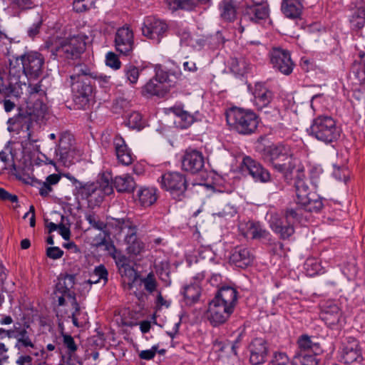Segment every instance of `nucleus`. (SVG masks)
I'll list each match as a JSON object with an SVG mask.
<instances>
[{
    "label": "nucleus",
    "mask_w": 365,
    "mask_h": 365,
    "mask_svg": "<svg viewBox=\"0 0 365 365\" xmlns=\"http://www.w3.org/2000/svg\"><path fill=\"white\" fill-rule=\"evenodd\" d=\"M264 157L269 162L273 168L283 173L284 180L289 183L294 180L297 203L308 212H319L323 207L320 197L309 190L305 182L304 168L294 158L289 146L273 145L264 150Z\"/></svg>",
    "instance_id": "obj_1"
},
{
    "label": "nucleus",
    "mask_w": 365,
    "mask_h": 365,
    "mask_svg": "<svg viewBox=\"0 0 365 365\" xmlns=\"http://www.w3.org/2000/svg\"><path fill=\"white\" fill-rule=\"evenodd\" d=\"M9 86L15 90L26 88L28 79H36L43 73L45 59L36 51H29L20 56H12L9 58Z\"/></svg>",
    "instance_id": "obj_2"
},
{
    "label": "nucleus",
    "mask_w": 365,
    "mask_h": 365,
    "mask_svg": "<svg viewBox=\"0 0 365 365\" xmlns=\"http://www.w3.org/2000/svg\"><path fill=\"white\" fill-rule=\"evenodd\" d=\"M84 43L76 36L68 38H55L46 42V48L54 58H74L84 49Z\"/></svg>",
    "instance_id": "obj_3"
},
{
    "label": "nucleus",
    "mask_w": 365,
    "mask_h": 365,
    "mask_svg": "<svg viewBox=\"0 0 365 365\" xmlns=\"http://www.w3.org/2000/svg\"><path fill=\"white\" fill-rule=\"evenodd\" d=\"M227 123L241 134H250L255 131L258 120L255 113L233 108L226 113Z\"/></svg>",
    "instance_id": "obj_4"
},
{
    "label": "nucleus",
    "mask_w": 365,
    "mask_h": 365,
    "mask_svg": "<svg viewBox=\"0 0 365 365\" xmlns=\"http://www.w3.org/2000/svg\"><path fill=\"white\" fill-rule=\"evenodd\" d=\"M310 129L312 135L326 143L337 140L341 132L334 118L327 115L316 118Z\"/></svg>",
    "instance_id": "obj_5"
},
{
    "label": "nucleus",
    "mask_w": 365,
    "mask_h": 365,
    "mask_svg": "<svg viewBox=\"0 0 365 365\" xmlns=\"http://www.w3.org/2000/svg\"><path fill=\"white\" fill-rule=\"evenodd\" d=\"M161 187L169 192L174 199L181 200L187 190V180L185 175L178 172H168L158 180Z\"/></svg>",
    "instance_id": "obj_6"
},
{
    "label": "nucleus",
    "mask_w": 365,
    "mask_h": 365,
    "mask_svg": "<svg viewBox=\"0 0 365 365\" xmlns=\"http://www.w3.org/2000/svg\"><path fill=\"white\" fill-rule=\"evenodd\" d=\"M58 160L65 167H69L79 160L80 151L73 145L69 135H62L56 150Z\"/></svg>",
    "instance_id": "obj_7"
},
{
    "label": "nucleus",
    "mask_w": 365,
    "mask_h": 365,
    "mask_svg": "<svg viewBox=\"0 0 365 365\" xmlns=\"http://www.w3.org/2000/svg\"><path fill=\"white\" fill-rule=\"evenodd\" d=\"M172 86L173 84L168 73L163 71H158L155 76L143 87V93L163 96L170 91Z\"/></svg>",
    "instance_id": "obj_8"
},
{
    "label": "nucleus",
    "mask_w": 365,
    "mask_h": 365,
    "mask_svg": "<svg viewBox=\"0 0 365 365\" xmlns=\"http://www.w3.org/2000/svg\"><path fill=\"white\" fill-rule=\"evenodd\" d=\"M269 56L272 67L276 71L284 75H289L292 72L294 63L288 51L280 48H274L270 51Z\"/></svg>",
    "instance_id": "obj_9"
},
{
    "label": "nucleus",
    "mask_w": 365,
    "mask_h": 365,
    "mask_svg": "<svg viewBox=\"0 0 365 365\" xmlns=\"http://www.w3.org/2000/svg\"><path fill=\"white\" fill-rule=\"evenodd\" d=\"M141 29L144 36L159 43L168 31V26L161 20L149 17L145 20Z\"/></svg>",
    "instance_id": "obj_10"
},
{
    "label": "nucleus",
    "mask_w": 365,
    "mask_h": 365,
    "mask_svg": "<svg viewBox=\"0 0 365 365\" xmlns=\"http://www.w3.org/2000/svg\"><path fill=\"white\" fill-rule=\"evenodd\" d=\"M242 170L248 173L255 181L267 182L270 180V174L261 164L249 156L243 158L241 164Z\"/></svg>",
    "instance_id": "obj_11"
},
{
    "label": "nucleus",
    "mask_w": 365,
    "mask_h": 365,
    "mask_svg": "<svg viewBox=\"0 0 365 365\" xmlns=\"http://www.w3.org/2000/svg\"><path fill=\"white\" fill-rule=\"evenodd\" d=\"M233 309L212 299L209 304L207 318L213 326L225 323L232 313Z\"/></svg>",
    "instance_id": "obj_12"
},
{
    "label": "nucleus",
    "mask_w": 365,
    "mask_h": 365,
    "mask_svg": "<svg viewBox=\"0 0 365 365\" xmlns=\"http://www.w3.org/2000/svg\"><path fill=\"white\" fill-rule=\"evenodd\" d=\"M73 91L76 93V102L81 103L83 106H85L88 103V98L92 93V86L89 78L85 76L76 77L75 79H71Z\"/></svg>",
    "instance_id": "obj_13"
},
{
    "label": "nucleus",
    "mask_w": 365,
    "mask_h": 365,
    "mask_svg": "<svg viewBox=\"0 0 365 365\" xmlns=\"http://www.w3.org/2000/svg\"><path fill=\"white\" fill-rule=\"evenodd\" d=\"M133 34L128 27L117 30L115 36V46L120 53L128 55L133 48Z\"/></svg>",
    "instance_id": "obj_14"
},
{
    "label": "nucleus",
    "mask_w": 365,
    "mask_h": 365,
    "mask_svg": "<svg viewBox=\"0 0 365 365\" xmlns=\"http://www.w3.org/2000/svg\"><path fill=\"white\" fill-rule=\"evenodd\" d=\"M341 361L345 364H351L363 359L358 341L351 337L346 339L341 352Z\"/></svg>",
    "instance_id": "obj_15"
},
{
    "label": "nucleus",
    "mask_w": 365,
    "mask_h": 365,
    "mask_svg": "<svg viewBox=\"0 0 365 365\" xmlns=\"http://www.w3.org/2000/svg\"><path fill=\"white\" fill-rule=\"evenodd\" d=\"M185 170L192 173L200 171L204 167V158L201 152L196 150H186L182 162Z\"/></svg>",
    "instance_id": "obj_16"
},
{
    "label": "nucleus",
    "mask_w": 365,
    "mask_h": 365,
    "mask_svg": "<svg viewBox=\"0 0 365 365\" xmlns=\"http://www.w3.org/2000/svg\"><path fill=\"white\" fill-rule=\"evenodd\" d=\"M75 284V275L66 274L63 277L58 279L56 285L54 294H64L68 299H71V305L76 309V312L80 309V306L76 302L74 294L71 292V289Z\"/></svg>",
    "instance_id": "obj_17"
},
{
    "label": "nucleus",
    "mask_w": 365,
    "mask_h": 365,
    "mask_svg": "<svg viewBox=\"0 0 365 365\" xmlns=\"http://www.w3.org/2000/svg\"><path fill=\"white\" fill-rule=\"evenodd\" d=\"M320 317L329 327L333 328L340 323L341 313L336 304L327 302L322 305Z\"/></svg>",
    "instance_id": "obj_18"
},
{
    "label": "nucleus",
    "mask_w": 365,
    "mask_h": 365,
    "mask_svg": "<svg viewBox=\"0 0 365 365\" xmlns=\"http://www.w3.org/2000/svg\"><path fill=\"white\" fill-rule=\"evenodd\" d=\"M250 361L253 365H259L265 361L268 349L267 343L262 339H255L250 344Z\"/></svg>",
    "instance_id": "obj_19"
},
{
    "label": "nucleus",
    "mask_w": 365,
    "mask_h": 365,
    "mask_svg": "<svg viewBox=\"0 0 365 365\" xmlns=\"http://www.w3.org/2000/svg\"><path fill=\"white\" fill-rule=\"evenodd\" d=\"M88 77L94 82H97L99 86L106 87L110 83V76L98 74L97 73L91 72V70L85 65H77L73 68V73L70 76L71 79H75L76 77L81 76Z\"/></svg>",
    "instance_id": "obj_20"
},
{
    "label": "nucleus",
    "mask_w": 365,
    "mask_h": 365,
    "mask_svg": "<svg viewBox=\"0 0 365 365\" xmlns=\"http://www.w3.org/2000/svg\"><path fill=\"white\" fill-rule=\"evenodd\" d=\"M253 259L254 255L251 251L242 247H236L230 257V262L240 268H245L250 265Z\"/></svg>",
    "instance_id": "obj_21"
},
{
    "label": "nucleus",
    "mask_w": 365,
    "mask_h": 365,
    "mask_svg": "<svg viewBox=\"0 0 365 365\" xmlns=\"http://www.w3.org/2000/svg\"><path fill=\"white\" fill-rule=\"evenodd\" d=\"M270 227L283 240L288 239L294 232V225L287 223V222H284L282 219L277 216L272 217Z\"/></svg>",
    "instance_id": "obj_22"
},
{
    "label": "nucleus",
    "mask_w": 365,
    "mask_h": 365,
    "mask_svg": "<svg viewBox=\"0 0 365 365\" xmlns=\"http://www.w3.org/2000/svg\"><path fill=\"white\" fill-rule=\"evenodd\" d=\"M10 131H19L20 130H29L32 125V119L30 114L19 113L8 120Z\"/></svg>",
    "instance_id": "obj_23"
},
{
    "label": "nucleus",
    "mask_w": 365,
    "mask_h": 365,
    "mask_svg": "<svg viewBox=\"0 0 365 365\" xmlns=\"http://www.w3.org/2000/svg\"><path fill=\"white\" fill-rule=\"evenodd\" d=\"M255 103L258 109L267 107L271 102L272 93L260 83L255 85L254 91Z\"/></svg>",
    "instance_id": "obj_24"
},
{
    "label": "nucleus",
    "mask_w": 365,
    "mask_h": 365,
    "mask_svg": "<svg viewBox=\"0 0 365 365\" xmlns=\"http://www.w3.org/2000/svg\"><path fill=\"white\" fill-rule=\"evenodd\" d=\"M240 228L242 235L247 238L258 239L267 236V231L263 230L259 223L249 221L241 224Z\"/></svg>",
    "instance_id": "obj_25"
},
{
    "label": "nucleus",
    "mask_w": 365,
    "mask_h": 365,
    "mask_svg": "<svg viewBox=\"0 0 365 365\" xmlns=\"http://www.w3.org/2000/svg\"><path fill=\"white\" fill-rule=\"evenodd\" d=\"M114 146L118 160L125 165L131 164L133 158L130 151L128 149L124 140L121 137L116 136L115 138Z\"/></svg>",
    "instance_id": "obj_26"
},
{
    "label": "nucleus",
    "mask_w": 365,
    "mask_h": 365,
    "mask_svg": "<svg viewBox=\"0 0 365 365\" xmlns=\"http://www.w3.org/2000/svg\"><path fill=\"white\" fill-rule=\"evenodd\" d=\"M213 299L233 309L237 301V292L230 287H222Z\"/></svg>",
    "instance_id": "obj_27"
},
{
    "label": "nucleus",
    "mask_w": 365,
    "mask_h": 365,
    "mask_svg": "<svg viewBox=\"0 0 365 365\" xmlns=\"http://www.w3.org/2000/svg\"><path fill=\"white\" fill-rule=\"evenodd\" d=\"M268 16V9L262 4H255L248 6L244 19H249L253 22L257 23L260 20L267 19Z\"/></svg>",
    "instance_id": "obj_28"
},
{
    "label": "nucleus",
    "mask_w": 365,
    "mask_h": 365,
    "mask_svg": "<svg viewBox=\"0 0 365 365\" xmlns=\"http://www.w3.org/2000/svg\"><path fill=\"white\" fill-rule=\"evenodd\" d=\"M297 343L301 351H310L314 355L320 354L322 351L319 342L314 336L302 335L298 339Z\"/></svg>",
    "instance_id": "obj_29"
},
{
    "label": "nucleus",
    "mask_w": 365,
    "mask_h": 365,
    "mask_svg": "<svg viewBox=\"0 0 365 365\" xmlns=\"http://www.w3.org/2000/svg\"><path fill=\"white\" fill-rule=\"evenodd\" d=\"M302 4L299 0H283L282 11L286 17L297 19L301 16Z\"/></svg>",
    "instance_id": "obj_30"
},
{
    "label": "nucleus",
    "mask_w": 365,
    "mask_h": 365,
    "mask_svg": "<svg viewBox=\"0 0 365 365\" xmlns=\"http://www.w3.org/2000/svg\"><path fill=\"white\" fill-rule=\"evenodd\" d=\"M113 185L116 190L120 192H130L133 191L136 186L133 178L128 174L116 176L113 180Z\"/></svg>",
    "instance_id": "obj_31"
},
{
    "label": "nucleus",
    "mask_w": 365,
    "mask_h": 365,
    "mask_svg": "<svg viewBox=\"0 0 365 365\" xmlns=\"http://www.w3.org/2000/svg\"><path fill=\"white\" fill-rule=\"evenodd\" d=\"M184 301L188 306H192L200 299L201 295V289L196 284H190L184 287L182 291Z\"/></svg>",
    "instance_id": "obj_32"
},
{
    "label": "nucleus",
    "mask_w": 365,
    "mask_h": 365,
    "mask_svg": "<svg viewBox=\"0 0 365 365\" xmlns=\"http://www.w3.org/2000/svg\"><path fill=\"white\" fill-rule=\"evenodd\" d=\"M16 339V342L14 346L19 351L29 347L34 348V344L29 336L27 329L24 327H21Z\"/></svg>",
    "instance_id": "obj_33"
},
{
    "label": "nucleus",
    "mask_w": 365,
    "mask_h": 365,
    "mask_svg": "<svg viewBox=\"0 0 365 365\" xmlns=\"http://www.w3.org/2000/svg\"><path fill=\"white\" fill-rule=\"evenodd\" d=\"M98 185L96 182H88L83 184L78 182V186H76L78 195L81 196L82 199L88 200L92 196H95L98 198V189L97 188Z\"/></svg>",
    "instance_id": "obj_34"
},
{
    "label": "nucleus",
    "mask_w": 365,
    "mask_h": 365,
    "mask_svg": "<svg viewBox=\"0 0 365 365\" xmlns=\"http://www.w3.org/2000/svg\"><path fill=\"white\" fill-rule=\"evenodd\" d=\"M171 110L180 120V126L182 128L190 126L196 119L195 115L190 113L180 107L173 108Z\"/></svg>",
    "instance_id": "obj_35"
},
{
    "label": "nucleus",
    "mask_w": 365,
    "mask_h": 365,
    "mask_svg": "<svg viewBox=\"0 0 365 365\" xmlns=\"http://www.w3.org/2000/svg\"><path fill=\"white\" fill-rule=\"evenodd\" d=\"M221 16L227 21H232L236 17V7L233 0H223L220 4Z\"/></svg>",
    "instance_id": "obj_36"
},
{
    "label": "nucleus",
    "mask_w": 365,
    "mask_h": 365,
    "mask_svg": "<svg viewBox=\"0 0 365 365\" xmlns=\"http://www.w3.org/2000/svg\"><path fill=\"white\" fill-rule=\"evenodd\" d=\"M139 201L143 206H150L157 200L155 190L153 188H142L138 191Z\"/></svg>",
    "instance_id": "obj_37"
},
{
    "label": "nucleus",
    "mask_w": 365,
    "mask_h": 365,
    "mask_svg": "<svg viewBox=\"0 0 365 365\" xmlns=\"http://www.w3.org/2000/svg\"><path fill=\"white\" fill-rule=\"evenodd\" d=\"M170 9L175 11L178 9L190 10L193 9L200 0H166Z\"/></svg>",
    "instance_id": "obj_38"
},
{
    "label": "nucleus",
    "mask_w": 365,
    "mask_h": 365,
    "mask_svg": "<svg viewBox=\"0 0 365 365\" xmlns=\"http://www.w3.org/2000/svg\"><path fill=\"white\" fill-rule=\"evenodd\" d=\"M354 29H360L364 26L365 23V6L360 4L354 12L350 20Z\"/></svg>",
    "instance_id": "obj_39"
},
{
    "label": "nucleus",
    "mask_w": 365,
    "mask_h": 365,
    "mask_svg": "<svg viewBox=\"0 0 365 365\" xmlns=\"http://www.w3.org/2000/svg\"><path fill=\"white\" fill-rule=\"evenodd\" d=\"M123 73L126 81L129 84L135 85L137 83L140 76V70L137 66L130 63L127 64L124 66Z\"/></svg>",
    "instance_id": "obj_40"
},
{
    "label": "nucleus",
    "mask_w": 365,
    "mask_h": 365,
    "mask_svg": "<svg viewBox=\"0 0 365 365\" xmlns=\"http://www.w3.org/2000/svg\"><path fill=\"white\" fill-rule=\"evenodd\" d=\"M98 185V198L101 200L104 195H108L113 192V185L110 182V179L103 176L96 182Z\"/></svg>",
    "instance_id": "obj_41"
},
{
    "label": "nucleus",
    "mask_w": 365,
    "mask_h": 365,
    "mask_svg": "<svg viewBox=\"0 0 365 365\" xmlns=\"http://www.w3.org/2000/svg\"><path fill=\"white\" fill-rule=\"evenodd\" d=\"M118 272L123 278L128 280L129 286H131V284L134 283L139 277L138 272L130 264L120 268V269H118Z\"/></svg>",
    "instance_id": "obj_42"
},
{
    "label": "nucleus",
    "mask_w": 365,
    "mask_h": 365,
    "mask_svg": "<svg viewBox=\"0 0 365 365\" xmlns=\"http://www.w3.org/2000/svg\"><path fill=\"white\" fill-rule=\"evenodd\" d=\"M293 365H317L318 362L314 355L297 354L293 358Z\"/></svg>",
    "instance_id": "obj_43"
},
{
    "label": "nucleus",
    "mask_w": 365,
    "mask_h": 365,
    "mask_svg": "<svg viewBox=\"0 0 365 365\" xmlns=\"http://www.w3.org/2000/svg\"><path fill=\"white\" fill-rule=\"evenodd\" d=\"M125 124L130 128L140 130L143 127L141 115L138 112H132L126 118Z\"/></svg>",
    "instance_id": "obj_44"
},
{
    "label": "nucleus",
    "mask_w": 365,
    "mask_h": 365,
    "mask_svg": "<svg viewBox=\"0 0 365 365\" xmlns=\"http://www.w3.org/2000/svg\"><path fill=\"white\" fill-rule=\"evenodd\" d=\"M133 223L128 218L113 219V222H110L111 225L115 230V235L121 237L122 232L125 231L129 226H131Z\"/></svg>",
    "instance_id": "obj_45"
},
{
    "label": "nucleus",
    "mask_w": 365,
    "mask_h": 365,
    "mask_svg": "<svg viewBox=\"0 0 365 365\" xmlns=\"http://www.w3.org/2000/svg\"><path fill=\"white\" fill-rule=\"evenodd\" d=\"M352 69L356 78L359 81V91L365 94V71L364 68H359V65L354 64Z\"/></svg>",
    "instance_id": "obj_46"
},
{
    "label": "nucleus",
    "mask_w": 365,
    "mask_h": 365,
    "mask_svg": "<svg viewBox=\"0 0 365 365\" xmlns=\"http://www.w3.org/2000/svg\"><path fill=\"white\" fill-rule=\"evenodd\" d=\"M95 0H75L73 9L76 12H83L94 7Z\"/></svg>",
    "instance_id": "obj_47"
},
{
    "label": "nucleus",
    "mask_w": 365,
    "mask_h": 365,
    "mask_svg": "<svg viewBox=\"0 0 365 365\" xmlns=\"http://www.w3.org/2000/svg\"><path fill=\"white\" fill-rule=\"evenodd\" d=\"M93 277H97L96 280H92L91 279H89L88 280V283L92 284H96L98 283L101 279H103L104 283H106L108 280V272L104 266L101 265L94 269Z\"/></svg>",
    "instance_id": "obj_48"
},
{
    "label": "nucleus",
    "mask_w": 365,
    "mask_h": 365,
    "mask_svg": "<svg viewBox=\"0 0 365 365\" xmlns=\"http://www.w3.org/2000/svg\"><path fill=\"white\" fill-rule=\"evenodd\" d=\"M125 242L128 245L126 250L128 253L131 255H138L140 254L143 250V243L138 240L137 237H135V240H133V242Z\"/></svg>",
    "instance_id": "obj_49"
},
{
    "label": "nucleus",
    "mask_w": 365,
    "mask_h": 365,
    "mask_svg": "<svg viewBox=\"0 0 365 365\" xmlns=\"http://www.w3.org/2000/svg\"><path fill=\"white\" fill-rule=\"evenodd\" d=\"M269 365H293V360L290 361L284 353H277L270 361Z\"/></svg>",
    "instance_id": "obj_50"
},
{
    "label": "nucleus",
    "mask_w": 365,
    "mask_h": 365,
    "mask_svg": "<svg viewBox=\"0 0 365 365\" xmlns=\"http://www.w3.org/2000/svg\"><path fill=\"white\" fill-rule=\"evenodd\" d=\"M115 262L118 267V269L122 268L130 264L129 259L124 255L121 252L114 249V252L111 254Z\"/></svg>",
    "instance_id": "obj_51"
},
{
    "label": "nucleus",
    "mask_w": 365,
    "mask_h": 365,
    "mask_svg": "<svg viewBox=\"0 0 365 365\" xmlns=\"http://www.w3.org/2000/svg\"><path fill=\"white\" fill-rule=\"evenodd\" d=\"M301 216V213L299 212L298 210L294 209L292 207L287 208L284 213V218L287 223L291 224L294 225V224L297 222Z\"/></svg>",
    "instance_id": "obj_52"
},
{
    "label": "nucleus",
    "mask_w": 365,
    "mask_h": 365,
    "mask_svg": "<svg viewBox=\"0 0 365 365\" xmlns=\"http://www.w3.org/2000/svg\"><path fill=\"white\" fill-rule=\"evenodd\" d=\"M0 160L3 163L2 169L16 170V165L11 158H9V155L4 152L0 151Z\"/></svg>",
    "instance_id": "obj_53"
},
{
    "label": "nucleus",
    "mask_w": 365,
    "mask_h": 365,
    "mask_svg": "<svg viewBox=\"0 0 365 365\" xmlns=\"http://www.w3.org/2000/svg\"><path fill=\"white\" fill-rule=\"evenodd\" d=\"M106 63L108 66L115 70L119 69L121 64L118 56L113 52L107 53Z\"/></svg>",
    "instance_id": "obj_54"
},
{
    "label": "nucleus",
    "mask_w": 365,
    "mask_h": 365,
    "mask_svg": "<svg viewBox=\"0 0 365 365\" xmlns=\"http://www.w3.org/2000/svg\"><path fill=\"white\" fill-rule=\"evenodd\" d=\"M86 219L90 225L99 230H103L106 227L105 224L101 222L94 213L86 215Z\"/></svg>",
    "instance_id": "obj_55"
},
{
    "label": "nucleus",
    "mask_w": 365,
    "mask_h": 365,
    "mask_svg": "<svg viewBox=\"0 0 365 365\" xmlns=\"http://www.w3.org/2000/svg\"><path fill=\"white\" fill-rule=\"evenodd\" d=\"M137 232L136 226L132 223L129 228H127L125 231L122 232L121 237H124L125 242H133L135 240Z\"/></svg>",
    "instance_id": "obj_56"
},
{
    "label": "nucleus",
    "mask_w": 365,
    "mask_h": 365,
    "mask_svg": "<svg viewBox=\"0 0 365 365\" xmlns=\"http://www.w3.org/2000/svg\"><path fill=\"white\" fill-rule=\"evenodd\" d=\"M141 281L148 292H153L155 289L156 281L153 273H149L148 276Z\"/></svg>",
    "instance_id": "obj_57"
},
{
    "label": "nucleus",
    "mask_w": 365,
    "mask_h": 365,
    "mask_svg": "<svg viewBox=\"0 0 365 365\" xmlns=\"http://www.w3.org/2000/svg\"><path fill=\"white\" fill-rule=\"evenodd\" d=\"M43 80L40 81L38 83L31 85L30 84L28 88V93L30 95L38 94L40 96H43L46 94V88L42 84Z\"/></svg>",
    "instance_id": "obj_58"
},
{
    "label": "nucleus",
    "mask_w": 365,
    "mask_h": 365,
    "mask_svg": "<svg viewBox=\"0 0 365 365\" xmlns=\"http://www.w3.org/2000/svg\"><path fill=\"white\" fill-rule=\"evenodd\" d=\"M63 344L68 348L69 352L73 353L77 350V346L71 335L63 334Z\"/></svg>",
    "instance_id": "obj_59"
},
{
    "label": "nucleus",
    "mask_w": 365,
    "mask_h": 365,
    "mask_svg": "<svg viewBox=\"0 0 365 365\" xmlns=\"http://www.w3.org/2000/svg\"><path fill=\"white\" fill-rule=\"evenodd\" d=\"M46 255L49 258L57 259L63 256V252L58 247H51L47 249Z\"/></svg>",
    "instance_id": "obj_60"
},
{
    "label": "nucleus",
    "mask_w": 365,
    "mask_h": 365,
    "mask_svg": "<svg viewBox=\"0 0 365 365\" xmlns=\"http://www.w3.org/2000/svg\"><path fill=\"white\" fill-rule=\"evenodd\" d=\"M305 266L307 274L309 276L314 275L318 272L319 267V265L316 262H314V260L312 259L307 260L306 262Z\"/></svg>",
    "instance_id": "obj_61"
},
{
    "label": "nucleus",
    "mask_w": 365,
    "mask_h": 365,
    "mask_svg": "<svg viewBox=\"0 0 365 365\" xmlns=\"http://www.w3.org/2000/svg\"><path fill=\"white\" fill-rule=\"evenodd\" d=\"M11 3L21 9H31L34 6L31 0H11Z\"/></svg>",
    "instance_id": "obj_62"
},
{
    "label": "nucleus",
    "mask_w": 365,
    "mask_h": 365,
    "mask_svg": "<svg viewBox=\"0 0 365 365\" xmlns=\"http://www.w3.org/2000/svg\"><path fill=\"white\" fill-rule=\"evenodd\" d=\"M156 350H157V347L153 346L151 349L142 351L140 353L139 356L141 359H145V360L152 359L155 356Z\"/></svg>",
    "instance_id": "obj_63"
},
{
    "label": "nucleus",
    "mask_w": 365,
    "mask_h": 365,
    "mask_svg": "<svg viewBox=\"0 0 365 365\" xmlns=\"http://www.w3.org/2000/svg\"><path fill=\"white\" fill-rule=\"evenodd\" d=\"M233 212V208L230 207L229 205L226 204L224 205L222 211L214 212L212 215L218 216L220 217H224L228 215H232Z\"/></svg>",
    "instance_id": "obj_64"
}]
</instances>
